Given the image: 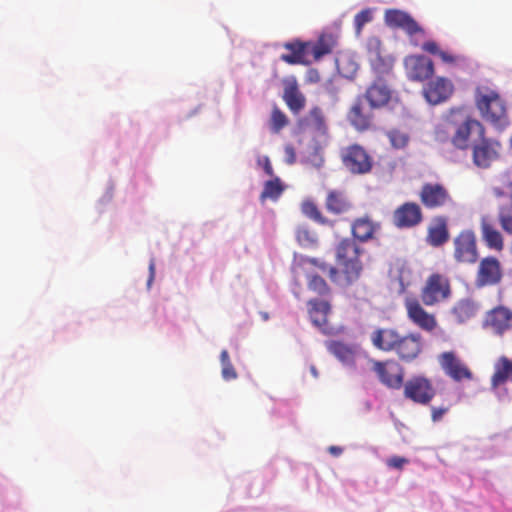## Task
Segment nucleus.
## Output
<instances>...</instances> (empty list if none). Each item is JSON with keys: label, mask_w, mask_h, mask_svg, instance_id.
Listing matches in <instances>:
<instances>
[{"label": "nucleus", "mask_w": 512, "mask_h": 512, "mask_svg": "<svg viewBox=\"0 0 512 512\" xmlns=\"http://www.w3.org/2000/svg\"><path fill=\"white\" fill-rule=\"evenodd\" d=\"M364 249L352 238H343L335 247L336 267L329 268L330 280L340 287L357 282L363 272Z\"/></svg>", "instance_id": "obj_1"}, {"label": "nucleus", "mask_w": 512, "mask_h": 512, "mask_svg": "<svg viewBox=\"0 0 512 512\" xmlns=\"http://www.w3.org/2000/svg\"><path fill=\"white\" fill-rule=\"evenodd\" d=\"M474 102L482 119L496 129L503 130L509 125L506 102L496 88L488 84L477 85Z\"/></svg>", "instance_id": "obj_2"}, {"label": "nucleus", "mask_w": 512, "mask_h": 512, "mask_svg": "<svg viewBox=\"0 0 512 512\" xmlns=\"http://www.w3.org/2000/svg\"><path fill=\"white\" fill-rule=\"evenodd\" d=\"M384 20L388 27L402 29L414 47L421 46L423 51L432 55L440 53L441 49L437 42L428 40L421 43L425 37V30L409 13L398 9H388L385 11Z\"/></svg>", "instance_id": "obj_3"}, {"label": "nucleus", "mask_w": 512, "mask_h": 512, "mask_svg": "<svg viewBox=\"0 0 512 512\" xmlns=\"http://www.w3.org/2000/svg\"><path fill=\"white\" fill-rule=\"evenodd\" d=\"M340 159L344 168L353 175H364L372 171L373 158L359 144H351L341 149Z\"/></svg>", "instance_id": "obj_4"}, {"label": "nucleus", "mask_w": 512, "mask_h": 512, "mask_svg": "<svg viewBox=\"0 0 512 512\" xmlns=\"http://www.w3.org/2000/svg\"><path fill=\"white\" fill-rule=\"evenodd\" d=\"M451 295L449 279L439 273L431 274L421 289L420 297L424 305L433 306Z\"/></svg>", "instance_id": "obj_5"}, {"label": "nucleus", "mask_w": 512, "mask_h": 512, "mask_svg": "<svg viewBox=\"0 0 512 512\" xmlns=\"http://www.w3.org/2000/svg\"><path fill=\"white\" fill-rule=\"evenodd\" d=\"M503 276V267L499 259L495 256H487L478 263L474 285L478 289L497 286L502 282Z\"/></svg>", "instance_id": "obj_6"}, {"label": "nucleus", "mask_w": 512, "mask_h": 512, "mask_svg": "<svg viewBox=\"0 0 512 512\" xmlns=\"http://www.w3.org/2000/svg\"><path fill=\"white\" fill-rule=\"evenodd\" d=\"M372 370L387 388L398 390L404 383V368L394 359L373 360Z\"/></svg>", "instance_id": "obj_7"}, {"label": "nucleus", "mask_w": 512, "mask_h": 512, "mask_svg": "<svg viewBox=\"0 0 512 512\" xmlns=\"http://www.w3.org/2000/svg\"><path fill=\"white\" fill-rule=\"evenodd\" d=\"M482 327L493 335L502 337L512 330V309L501 304L486 311Z\"/></svg>", "instance_id": "obj_8"}, {"label": "nucleus", "mask_w": 512, "mask_h": 512, "mask_svg": "<svg viewBox=\"0 0 512 512\" xmlns=\"http://www.w3.org/2000/svg\"><path fill=\"white\" fill-rule=\"evenodd\" d=\"M405 334L397 327H377L370 333L369 337L375 349L396 355L400 345L405 340Z\"/></svg>", "instance_id": "obj_9"}, {"label": "nucleus", "mask_w": 512, "mask_h": 512, "mask_svg": "<svg viewBox=\"0 0 512 512\" xmlns=\"http://www.w3.org/2000/svg\"><path fill=\"white\" fill-rule=\"evenodd\" d=\"M419 199L427 209H440L454 205L450 191L441 183L423 184Z\"/></svg>", "instance_id": "obj_10"}, {"label": "nucleus", "mask_w": 512, "mask_h": 512, "mask_svg": "<svg viewBox=\"0 0 512 512\" xmlns=\"http://www.w3.org/2000/svg\"><path fill=\"white\" fill-rule=\"evenodd\" d=\"M402 387L405 398L421 405L430 403L436 394L431 380L421 375L411 377Z\"/></svg>", "instance_id": "obj_11"}, {"label": "nucleus", "mask_w": 512, "mask_h": 512, "mask_svg": "<svg viewBox=\"0 0 512 512\" xmlns=\"http://www.w3.org/2000/svg\"><path fill=\"white\" fill-rule=\"evenodd\" d=\"M453 257L459 264H474L478 260V248L475 233L471 230L461 231L453 240Z\"/></svg>", "instance_id": "obj_12"}, {"label": "nucleus", "mask_w": 512, "mask_h": 512, "mask_svg": "<svg viewBox=\"0 0 512 512\" xmlns=\"http://www.w3.org/2000/svg\"><path fill=\"white\" fill-rule=\"evenodd\" d=\"M479 142L472 148L473 163L479 168H488L491 163L499 158L501 143L497 140L479 137Z\"/></svg>", "instance_id": "obj_13"}, {"label": "nucleus", "mask_w": 512, "mask_h": 512, "mask_svg": "<svg viewBox=\"0 0 512 512\" xmlns=\"http://www.w3.org/2000/svg\"><path fill=\"white\" fill-rule=\"evenodd\" d=\"M404 307L408 319L420 329L431 332L437 327L436 317L428 313L416 297H406Z\"/></svg>", "instance_id": "obj_14"}, {"label": "nucleus", "mask_w": 512, "mask_h": 512, "mask_svg": "<svg viewBox=\"0 0 512 512\" xmlns=\"http://www.w3.org/2000/svg\"><path fill=\"white\" fill-rule=\"evenodd\" d=\"M404 67L409 80L423 82L434 73V64L431 59L423 55H409L404 59Z\"/></svg>", "instance_id": "obj_15"}, {"label": "nucleus", "mask_w": 512, "mask_h": 512, "mask_svg": "<svg viewBox=\"0 0 512 512\" xmlns=\"http://www.w3.org/2000/svg\"><path fill=\"white\" fill-rule=\"evenodd\" d=\"M439 364L444 373L456 382L471 380L473 377L469 367L452 351L443 352L439 356Z\"/></svg>", "instance_id": "obj_16"}, {"label": "nucleus", "mask_w": 512, "mask_h": 512, "mask_svg": "<svg viewBox=\"0 0 512 512\" xmlns=\"http://www.w3.org/2000/svg\"><path fill=\"white\" fill-rule=\"evenodd\" d=\"M423 220V212L419 204L405 202L397 207L392 215L393 224L400 229L413 228Z\"/></svg>", "instance_id": "obj_17"}, {"label": "nucleus", "mask_w": 512, "mask_h": 512, "mask_svg": "<svg viewBox=\"0 0 512 512\" xmlns=\"http://www.w3.org/2000/svg\"><path fill=\"white\" fill-rule=\"evenodd\" d=\"M472 132H476L479 137L485 135V127L475 118L466 116L463 122L457 126L452 138V144L461 150H466L469 147V139Z\"/></svg>", "instance_id": "obj_18"}, {"label": "nucleus", "mask_w": 512, "mask_h": 512, "mask_svg": "<svg viewBox=\"0 0 512 512\" xmlns=\"http://www.w3.org/2000/svg\"><path fill=\"white\" fill-rule=\"evenodd\" d=\"M282 99L293 115H298L306 106V97L301 92L294 76L283 80Z\"/></svg>", "instance_id": "obj_19"}, {"label": "nucleus", "mask_w": 512, "mask_h": 512, "mask_svg": "<svg viewBox=\"0 0 512 512\" xmlns=\"http://www.w3.org/2000/svg\"><path fill=\"white\" fill-rule=\"evenodd\" d=\"M372 109L370 106L366 107L364 105L362 97H358L350 107L347 119L357 131H367L373 125L374 115L371 112Z\"/></svg>", "instance_id": "obj_20"}, {"label": "nucleus", "mask_w": 512, "mask_h": 512, "mask_svg": "<svg viewBox=\"0 0 512 512\" xmlns=\"http://www.w3.org/2000/svg\"><path fill=\"white\" fill-rule=\"evenodd\" d=\"M391 96L390 87L384 79L379 77L366 89L363 98L367 100L370 108L380 109L389 103Z\"/></svg>", "instance_id": "obj_21"}, {"label": "nucleus", "mask_w": 512, "mask_h": 512, "mask_svg": "<svg viewBox=\"0 0 512 512\" xmlns=\"http://www.w3.org/2000/svg\"><path fill=\"white\" fill-rule=\"evenodd\" d=\"M423 337L418 332H408L405 340L397 351V358L404 363H411L416 360L423 351Z\"/></svg>", "instance_id": "obj_22"}, {"label": "nucleus", "mask_w": 512, "mask_h": 512, "mask_svg": "<svg viewBox=\"0 0 512 512\" xmlns=\"http://www.w3.org/2000/svg\"><path fill=\"white\" fill-rule=\"evenodd\" d=\"M453 84L444 77H438L429 82L423 93L426 100L433 105L446 101L453 93Z\"/></svg>", "instance_id": "obj_23"}, {"label": "nucleus", "mask_w": 512, "mask_h": 512, "mask_svg": "<svg viewBox=\"0 0 512 512\" xmlns=\"http://www.w3.org/2000/svg\"><path fill=\"white\" fill-rule=\"evenodd\" d=\"M366 48L369 62L377 73L388 72L392 68L390 59L382 56V43L378 37H369L367 39Z\"/></svg>", "instance_id": "obj_24"}, {"label": "nucleus", "mask_w": 512, "mask_h": 512, "mask_svg": "<svg viewBox=\"0 0 512 512\" xmlns=\"http://www.w3.org/2000/svg\"><path fill=\"white\" fill-rule=\"evenodd\" d=\"M379 229L380 224L369 216L358 217L351 224L352 239L367 242L374 238Z\"/></svg>", "instance_id": "obj_25"}, {"label": "nucleus", "mask_w": 512, "mask_h": 512, "mask_svg": "<svg viewBox=\"0 0 512 512\" xmlns=\"http://www.w3.org/2000/svg\"><path fill=\"white\" fill-rule=\"evenodd\" d=\"M509 380L512 381V360L500 356L494 363V372L490 380L491 390L498 393L499 388Z\"/></svg>", "instance_id": "obj_26"}, {"label": "nucleus", "mask_w": 512, "mask_h": 512, "mask_svg": "<svg viewBox=\"0 0 512 512\" xmlns=\"http://www.w3.org/2000/svg\"><path fill=\"white\" fill-rule=\"evenodd\" d=\"M283 47L290 51L287 54H281L280 59L290 65L295 64H308L305 57L309 53L310 42H303L300 40H294L286 42Z\"/></svg>", "instance_id": "obj_27"}, {"label": "nucleus", "mask_w": 512, "mask_h": 512, "mask_svg": "<svg viewBox=\"0 0 512 512\" xmlns=\"http://www.w3.org/2000/svg\"><path fill=\"white\" fill-rule=\"evenodd\" d=\"M448 239L447 219L443 216L434 217L427 230V243L433 247H439L445 244Z\"/></svg>", "instance_id": "obj_28"}, {"label": "nucleus", "mask_w": 512, "mask_h": 512, "mask_svg": "<svg viewBox=\"0 0 512 512\" xmlns=\"http://www.w3.org/2000/svg\"><path fill=\"white\" fill-rule=\"evenodd\" d=\"M325 207L330 213L339 215L348 212L352 203L344 192L330 190L325 200Z\"/></svg>", "instance_id": "obj_29"}, {"label": "nucleus", "mask_w": 512, "mask_h": 512, "mask_svg": "<svg viewBox=\"0 0 512 512\" xmlns=\"http://www.w3.org/2000/svg\"><path fill=\"white\" fill-rule=\"evenodd\" d=\"M479 310L478 304L470 298L461 299L452 307L451 314L462 324L475 317Z\"/></svg>", "instance_id": "obj_30"}, {"label": "nucleus", "mask_w": 512, "mask_h": 512, "mask_svg": "<svg viewBox=\"0 0 512 512\" xmlns=\"http://www.w3.org/2000/svg\"><path fill=\"white\" fill-rule=\"evenodd\" d=\"M303 125L320 135H324L327 132V124L323 110L318 106L310 109L308 114L303 118Z\"/></svg>", "instance_id": "obj_31"}, {"label": "nucleus", "mask_w": 512, "mask_h": 512, "mask_svg": "<svg viewBox=\"0 0 512 512\" xmlns=\"http://www.w3.org/2000/svg\"><path fill=\"white\" fill-rule=\"evenodd\" d=\"M482 239L490 249L501 251L504 247L501 233L485 218L481 220Z\"/></svg>", "instance_id": "obj_32"}, {"label": "nucleus", "mask_w": 512, "mask_h": 512, "mask_svg": "<svg viewBox=\"0 0 512 512\" xmlns=\"http://www.w3.org/2000/svg\"><path fill=\"white\" fill-rule=\"evenodd\" d=\"M309 316L314 325L321 327L327 323V316L330 312V304L325 300L313 299L308 302Z\"/></svg>", "instance_id": "obj_33"}, {"label": "nucleus", "mask_w": 512, "mask_h": 512, "mask_svg": "<svg viewBox=\"0 0 512 512\" xmlns=\"http://www.w3.org/2000/svg\"><path fill=\"white\" fill-rule=\"evenodd\" d=\"M327 349L342 363L346 365L354 364L356 352L352 346L341 341H329Z\"/></svg>", "instance_id": "obj_34"}, {"label": "nucleus", "mask_w": 512, "mask_h": 512, "mask_svg": "<svg viewBox=\"0 0 512 512\" xmlns=\"http://www.w3.org/2000/svg\"><path fill=\"white\" fill-rule=\"evenodd\" d=\"M334 40L330 35H321L317 42L311 43L309 53L313 55L315 60L321 59L323 56L332 52Z\"/></svg>", "instance_id": "obj_35"}, {"label": "nucleus", "mask_w": 512, "mask_h": 512, "mask_svg": "<svg viewBox=\"0 0 512 512\" xmlns=\"http://www.w3.org/2000/svg\"><path fill=\"white\" fill-rule=\"evenodd\" d=\"M285 187L280 178L274 177L264 183L263 190L260 194V201L264 203L267 199L276 201L284 192Z\"/></svg>", "instance_id": "obj_36"}, {"label": "nucleus", "mask_w": 512, "mask_h": 512, "mask_svg": "<svg viewBox=\"0 0 512 512\" xmlns=\"http://www.w3.org/2000/svg\"><path fill=\"white\" fill-rule=\"evenodd\" d=\"M301 211L306 217L318 224L333 226V221L325 217L312 200L303 201L301 204Z\"/></svg>", "instance_id": "obj_37"}, {"label": "nucleus", "mask_w": 512, "mask_h": 512, "mask_svg": "<svg viewBox=\"0 0 512 512\" xmlns=\"http://www.w3.org/2000/svg\"><path fill=\"white\" fill-rule=\"evenodd\" d=\"M268 123L270 131L274 134H279L286 126H288L289 118L277 104H273Z\"/></svg>", "instance_id": "obj_38"}, {"label": "nucleus", "mask_w": 512, "mask_h": 512, "mask_svg": "<svg viewBox=\"0 0 512 512\" xmlns=\"http://www.w3.org/2000/svg\"><path fill=\"white\" fill-rule=\"evenodd\" d=\"M498 222L502 230L512 235V203L501 205L498 209Z\"/></svg>", "instance_id": "obj_39"}, {"label": "nucleus", "mask_w": 512, "mask_h": 512, "mask_svg": "<svg viewBox=\"0 0 512 512\" xmlns=\"http://www.w3.org/2000/svg\"><path fill=\"white\" fill-rule=\"evenodd\" d=\"M220 362L222 366L221 374L224 380L230 381L237 378L238 374L230 361L227 350H222L220 354Z\"/></svg>", "instance_id": "obj_40"}, {"label": "nucleus", "mask_w": 512, "mask_h": 512, "mask_svg": "<svg viewBox=\"0 0 512 512\" xmlns=\"http://www.w3.org/2000/svg\"><path fill=\"white\" fill-rule=\"evenodd\" d=\"M387 137L390 141V144L395 149H403L405 148L410 140V137L408 133L399 130V129H392L387 132Z\"/></svg>", "instance_id": "obj_41"}, {"label": "nucleus", "mask_w": 512, "mask_h": 512, "mask_svg": "<svg viewBox=\"0 0 512 512\" xmlns=\"http://www.w3.org/2000/svg\"><path fill=\"white\" fill-rule=\"evenodd\" d=\"M308 288L320 295H326L330 292V288L326 281L318 275H311L309 277Z\"/></svg>", "instance_id": "obj_42"}, {"label": "nucleus", "mask_w": 512, "mask_h": 512, "mask_svg": "<svg viewBox=\"0 0 512 512\" xmlns=\"http://www.w3.org/2000/svg\"><path fill=\"white\" fill-rule=\"evenodd\" d=\"M372 20V13L370 9H364L357 13L354 17V25L357 34H360L365 24Z\"/></svg>", "instance_id": "obj_43"}, {"label": "nucleus", "mask_w": 512, "mask_h": 512, "mask_svg": "<svg viewBox=\"0 0 512 512\" xmlns=\"http://www.w3.org/2000/svg\"><path fill=\"white\" fill-rule=\"evenodd\" d=\"M450 405L442 407H431V419L433 422H439L443 416L449 411Z\"/></svg>", "instance_id": "obj_44"}, {"label": "nucleus", "mask_w": 512, "mask_h": 512, "mask_svg": "<svg viewBox=\"0 0 512 512\" xmlns=\"http://www.w3.org/2000/svg\"><path fill=\"white\" fill-rule=\"evenodd\" d=\"M408 463V459L400 456H393L387 461V465L391 468L402 469L405 464Z\"/></svg>", "instance_id": "obj_45"}, {"label": "nucleus", "mask_w": 512, "mask_h": 512, "mask_svg": "<svg viewBox=\"0 0 512 512\" xmlns=\"http://www.w3.org/2000/svg\"><path fill=\"white\" fill-rule=\"evenodd\" d=\"M259 163L262 164L263 166V169H264V172L268 175V176H273L274 175V171H273V168H272V165H271V162L269 160V158L267 156L263 157L262 160H259Z\"/></svg>", "instance_id": "obj_46"}, {"label": "nucleus", "mask_w": 512, "mask_h": 512, "mask_svg": "<svg viewBox=\"0 0 512 512\" xmlns=\"http://www.w3.org/2000/svg\"><path fill=\"white\" fill-rule=\"evenodd\" d=\"M308 263L318 267L319 269H321L322 271H328L329 272V268L331 267L329 264H327L326 262H323V261H320L316 258H309L307 260Z\"/></svg>", "instance_id": "obj_47"}, {"label": "nucleus", "mask_w": 512, "mask_h": 512, "mask_svg": "<svg viewBox=\"0 0 512 512\" xmlns=\"http://www.w3.org/2000/svg\"><path fill=\"white\" fill-rule=\"evenodd\" d=\"M437 56H439L443 62L448 63V64H452V63L456 62L455 56H453L452 54H450L446 51H443V50H440V53H438Z\"/></svg>", "instance_id": "obj_48"}, {"label": "nucleus", "mask_w": 512, "mask_h": 512, "mask_svg": "<svg viewBox=\"0 0 512 512\" xmlns=\"http://www.w3.org/2000/svg\"><path fill=\"white\" fill-rule=\"evenodd\" d=\"M285 152L287 155V163L293 164L296 158L294 148L292 146H286Z\"/></svg>", "instance_id": "obj_49"}, {"label": "nucleus", "mask_w": 512, "mask_h": 512, "mask_svg": "<svg viewBox=\"0 0 512 512\" xmlns=\"http://www.w3.org/2000/svg\"><path fill=\"white\" fill-rule=\"evenodd\" d=\"M154 277H155V263H154V260H151L150 264H149V279L147 282L148 286L151 285V283L154 280Z\"/></svg>", "instance_id": "obj_50"}, {"label": "nucleus", "mask_w": 512, "mask_h": 512, "mask_svg": "<svg viewBox=\"0 0 512 512\" xmlns=\"http://www.w3.org/2000/svg\"><path fill=\"white\" fill-rule=\"evenodd\" d=\"M329 452L334 455V456H339L342 454L343 452V449L339 446H330L329 447Z\"/></svg>", "instance_id": "obj_51"}, {"label": "nucleus", "mask_w": 512, "mask_h": 512, "mask_svg": "<svg viewBox=\"0 0 512 512\" xmlns=\"http://www.w3.org/2000/svg\"><path fill=\"white\" fill-rule=\"evenodd\" d=\"M308 235V231L307 230H303L302 228L298 229L297 230V239L299 242H303V236H307Z\"/></svg>", "instance_id": "obj_52"}, {"label": "nucleus", "mask_w": 512, "mask_h": 512, "mask_svg": "<svg viewBox=\"0 0 512 512\" xmlns=\"http://www.w3.org/2000/svg\"><path fill=\"white\" fill-rule=\"evenodd\" d=\"M310 372H311V374H312L315 378H317V377H318V371H317V369H316V367H315L314 365H311V366H310Z\"/></svg>", "instance_id": "obj_53"}, {"label": "nucleus", "mask_w": 512, "mask_h": 512, "mask_svg": "<svg viewBox=\"0 0 512 512\" xmlns=\"http://www.w3.org/2000/svg\"><path fill=\"white\" fill-rule=\"evenodd\" d=\"M450 113L451 114H454V113L462 114L463 113V109H461V108L451 109Z\"/></svg>", "instance_id": "obj_54"}, {"label": "nucleus", "mask_w": 512, "mask_h": 512, "mask_svg": "<svg viewBox=\"0 0 512 512\" xmlns=\"http://www.w3.org/2000/svg\"><path fill=\"white\" fill-rule=\"evenodd\" d=\"M400 283H401L402 288L404 289L405 288V284H404L402 276H400Z\"/></svg>", "instance_id": "obj_55"}]
</instances>
